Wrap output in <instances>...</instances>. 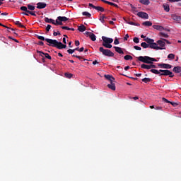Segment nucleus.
Instances as JSON below:
<instances>
[{
	"label": "nucleus",
	"mask_w": 181,
	"mask_h": 181,
	"mask_svg": "<svg viewBox=\"0 0 181 181\" xmlns=\"http://www.w3.org/2000/svg\"><path fill=\"white\" fill-rule=\"evenodd\" d=\"M139 62H141L142 63H145L146 64H150L151 69H156V66L153 65V62H158L156 59L152 58L148 56H140L137 57Z\"/></svg>",
	"instance_id": "1"
},
{
	"label": "nucleus",
	"mask_w": 181,
	"mask_h": 181,
	"mask_svg": "<svg viewBox=\"0 0 181 181\" xmlns=\"http://www.w3.org/2000/svg\"><path fill=\"white\" fill-rule=\"evenodd\" d=\"M45 41H47V42L48 43V46L56 47L59 50H62V49H66V47H67V45L63 44L62 42H58L57 40L45 38Z\"/></svg>",
	"instance_id": "2"
},
{
	"label": "nucleus",
	"mask_w": 181,
	"mask_h": 181,
	"mask_svg": "<svg viewBox=\"0 0 181 181\" xmlns=\"http://www.w3.org/2000/svg\"><path fill=\"white\" fill-rule=\"evenodd\" d=\"M150 71L151 73H153V74H159V76H169L171 78L175 77V74H173V72L165 69H160L159 71L157 69H151Z\"/></svg>",
	"instance_id": "3"
},
{
	"label": "nucleus",
	"mask_w": 181,
	"mask_h": 181,
	"mask_svg": "<svg viewBox=\"0 0 181 181\" xmlns=\"http://www.w3.org/2000/svg\"><path fill=\"white\" fill-rule=\"evenodd\" d=\"M102 40H103L102 46H103L106 49H111L112 47V45H111V43L114 42V39L110 38L105 36H103Z\"/></svg>",
	"instance_id": "4"
},
{
	"label": "nucleus",
	"mask_w": 181,
	"mask_h": 181,
	"mask_svg": "<svg viewBox=\"0 0 181 181\" xmlns=\"http://www.w3.org/2000/svg\"><path fill=\"white\" fill-rule=\"evenodd\" d=\"M99 52L103 54V56H107V57H114V52L108 49H104V47H100L99 48Z\"/></svg>",
	"instance_id": "5"
},
{
	"label": "nucleus",
	"mask_w": 181,
	"mask_h": 181,
	"mask_svg": "<svg viewBox=\"0 0 181 181\" xmlns=\"http://www.w3.org/2000/svg\"><path fill=\"white\" fill-rule=\"evenodd\" d=\"M150 49H154V50H165L166 48H161L158 46V43L153 42L151 45H149Z\"/></svg>",
	"instance_id": "6"
},
{
	"label": "nucleus",
	"mask_w": 181,
	"mask_h": 181,
	"mask_svg": "<svg viewBox=\"0 0 181 181\" xmlns=\"http://www.w3.org/2000/svg\"><path fill=\"white\" fill-rule=\"evenodd\" d=\"M137 16H139V18H142V19H148L149 18V16L148 15V13H146L144 11H140V12L137 13Z\"/></svg>",
	"instance_id": "7"
},
{
	"label": "nucleus",
	"mask_w": 181,
	"mask_h": 181,
	"mask_svg": "<svg viewBox=\"0 0 181 181\" xmlns=\"http://www.w3.org/2000/svg\"><path fill=\"white\" fill-rule=\"evenodd\" d=\"M46 6H47V4H46V3H44V2H38L37 4V9H45Z\"/></svg>",
	"instance_id": "8"
},
{
	"label": "nucleus",
	"mask_w": 181,
	"mask_h": 181,
	"mask_svg": "<svg viewBox=\"0 0 181 181\" xmlns=\"http://www.w3.org/2000/svg\"><path fill=\"white\" fill-rule=\"evenodd\" d=\"M157 45H158L161 49H165V47L166 46V42H165L163 40H158Z\"/></svg>",
	"instance_id": "9"
},
{
	"label": "nucleus",
	"mask_w": 181,
	"mask_h": 181,
	"mask_svg": "<svg viewBox=\"0 0 181 181\" xmlns=\"http://www.w3.org/2000/svg\"><path fill=\"white\" fill-rule=\"evenodd\" d=\"M37 53H39V54L40 56H42V54H43L44 56H45L46 59H48V60H52V57L50 55H49L48 53H45L42 51H39V50H37Z\"/></svg>",
	"instance_id": "10"
},
{
	"label": "nucleus",
	"mask_w": 181,
	"mask_h": 181,
	"mask_svg": "<svg viewBox=\"0 0 181 181\" xmlns=\"http://www.w3.org/2000/svg\"><path fill=\"white\" fill-rule=\"evenodd\" d=\"M158 67H160V69H172V65L169 64H158Z\"/></svg>",
	"instance_id": "11"
},
{
	"label": "nucleus",
	"mask_w": 181,
	"mask_h": 181,
	"mask_svg": "<svg viewBox=\"0 0 181 181\" xmlns=\"http://www.w3.org/2000/svg\"><path fill=\"white\" fill-rule=\"evenodd\" d=\"M172 19L173 21H175V22H177V23H180V21H181L180 16L173 15L172 16Z\"/></svg>",
	"instance_id": "12"
},
{
	"label": "nucleus",
	"mask_w": 181,
	"mask_h": 181,
	"mask_svg": "<svg viewBox=\"0 0 181 181\" xmlns=\"http://www.w3.org/2000/svg\"><path fill=\"white\" fill-rule=\"evenodd\" d=\"M45 22H46V23H52V25H54V23H56V21H54V19L49 18L47 17L45 18Z\"/></svg>",
	"instance_id": "13"
},
{
	"label": "nucleus",
	"mask_w": 181,
	"mask_h": 181,
	"mask_svg": "<svg viewBox=\"0 0 181 181\" xmlns=\"http://www.w3.org/2000/svg\"><path fill=\"white\" fill-rule=\"evenodd\" d=\"M153 29H156V30H160L162 32V30H165V28L162 25H153Z\"/></svg>",
	"instance_id": "14"
},
{
	"label": "nucleus",
	"mask_w": 181,
	"mask_h": 181,
	"mask_svg": "<svg viewBox=\"0 0 181 181\" xmlns=\"http://www.w3.org/2000/svg\"><path fill=\"white\" fill-rule=\"evenodd\" d=\"M104 77L105 78H106V80H108L109 81H110V83L112 81H115V78L112 77V76L111 75H105Z\"/></svg>",
	"instance_id": "15"
},
{
	"label": "nucleus",
	"mask_w": 181,
	"mask_h": 181,
	"mask_svg": "<svg viewBox=\"0 0 181 181\" xmlns=\"http://www.w3.org/2000/svg\"><path fill=\"white\" fill-rule=\"evenodd\" d=\"M115 52H117V53H119V54H124V51H122V48L119 47H113Z\"/></svg>",
	"instance_id": "16"
},
{
	"label": "nucleus",
	"mask_w": 181,
	"mask_h": 181,
	"mask_svg": "<svg viewBox=\"0 0 181 181\" xmlns=\"http://www.w3.org/2000/svg\"><path fill=\"white\" fill-rule=\"evenodd\" d=\"M108 88L110 90H112L113 91H115V83H114V81L110 82V84L107 85Z\"/></svg>",
	"instance_id": "17"
},
{
	"label": "nucleus",
	"mask_w": 181,
	"mask_h": 181,
	"mask_svg": "<svg viewBox=\"0 0 181 181\" xmlns=\"http://www.w3.org/2000/svg\"><path fill=\"white\" fill-rule=\"evenodd\" d=\"M69 18H67V17L66 16H58L57 17V21H59L61 22H66V21H68Z\"/></svg>",
	"instance_id": "18"
},
{
	"label": "nucleus",
	"mask_w": 181,
	"mask_h": 181,
	"mask_svg": "<svg viewBox=\"0 0 181 181\" xmlns=\"http://www.w3.org/2000/svg\"><path fill=\"white\" fill-rule=\"evenodd\" d=\"M89 37H90V40H92V42H95V40H97L95 35L93 33H90Z\"/></svg>",
	"instance_id": "19"
},
{
	"label": "nucleus",
	"mask_w": 181,
	"mask_h": 181,
	"mask_svg": "<svg viewBox=\"0 0 181 181\" xmlns=\"http://www.w3.org/2000/svg\"><path fill=\"white\" fill-rule=\"evenodd\" d=\"M145 42L148 43V45H151L155 40L153 39H151L149 37H146L144 39Z\"/></svg>",
	"instance_id": "20"
},
{
	"label": "nucleus",
	"mask_w": 181,
	"mask_h": 181,
	"mask_svg": "<svg viewBox=\"0 0 181 181\" xmlns=\"http://www.w3.org/2000/svg\"><path fill=\"white\" fill-rule=\"evenodd\" d=\"M141 69H145L146 70H151V64L149 65L148 64H142L141 65Z\"/></svg>",
	"instance_id": "21"
},
{
	"label": "nucleus",
	"mask_w": 181,
	"mask_h": 181,
	"mask_svg": "<svg viewBox=\"0 0 181 181\" xmlns=\"http://www.w3.org/2000/svg\"><path fill=\"white\" fill-rule=\"evenodd\" d=\"M124 21H125V22H126L127 23H128L129 25H132L133 26H140V24H139V23H134V22H132V21H129L125 20V19H124Z\"/></svg>",
	"instance_id": "22"
},
{
	"label": "nucleus",
	"mask_w": 181,
	"mask_h": 181,
	"mask_svg": "<svg viewBox=\"0 0 181 181\" xmlns=\"http://www.w3.org/2000/svg\"><path fill=\"white\" fill-rule=\"evenodd\" d=\"M173 71H174V73H180L181 72V66H175L173 68Z\"/></svg>",
	"instance_id": "23"
},
{
	"label": "nucleus",
	"mask_w": 181,
	"mask_h": 181,
	"mask_svg": "<svg viewBox=\"0 0 181 181\" xmlns=\"http://www.w3.org/2000/svg\"><path fill=\"white\" fill-rule=\"evenodd\" d=\"M140 4H142L143 5H149L151 4V1L149 0H139Z\"/></svg>",
	"instance_id": "24"
},
{
	"label": "nucleus",
	"mask_w": 181,
	"mask_h": 181,
	"mask_svg": "<svg viewBox=\"0 0 181 181\" xmlns=\"http://www.w3.org/2000/svg\"><path fill=\"white\" fill-rule=\"evenodd\" d=\"M15 25H16L17 26H19V28H22L23 29H26V27H25V25H23V24H21V22L19 21H14Z\"/></svg>",
	"instance_id": "25"
},
{
	"label": "nucleus",
	"mask_w": 181,
	"mask_h": 181,
	"mask_svg": "<svg viewBox=\"0 0 181 181\" xmlns=\"http://www.w3.org/2000/svg\"><path fill=\"white\" fill-rule=\"evenodd\" d=\"M86 27L84 26V25H81L80 26L78 27V30L79 32H86Z\"/></svg>",
	"instance_id": "26"
},
{
	"label": "nucleus",
	"mask_w": 181,
	"mask_h": 181,
	"mask_svg": "<svg viewBox=\"0 0 181 181\" xmlns=\"http://www.w3.org/2000/svg\"><path fill=\"white\" fill-rule=\"evenodd\" d=\"M163 7L164 8V11L165 12H169L170 11V8L169 7V5H168V4H163Z\"/></svg>",
	"instance_id": "27"
},
{
	"label": "nucleus",
	"mask_w": 181,
	"mask_h": 181,
	"mask_svg": "<svg viewBox=\"0 0 181 181\" xmlns=\"http://www.w3.org/2000/svg\"><path fill=\"white\" fill-rule=\"evenodd\" d=\"M143 26H152V22L145 21L142 23Z\"/></svg>",
	"instance_id": "28"
},
{
	"label": "nucleus",
	"mask_w": 181,
	"mask_h": 181,
	"mask_svg": "<svg viewBox=\"0 0 181 181\" xmlns=\"http://www.w3.org/2000/svg\"><path fill=\"white\" fill-rule=\"evenodd\" d=\"M159 36H160L161 37H165V39H168V37H169V35L168 34L162 32L159 33Z\"/></svg>",
	"instance_id": "29"
},
{
	"label": "nucleus",
	"mask_w": 181,
	"mask_h": 181,
	"mask_svg": "<svg viewBox=\"0 0 181 181\" xmlns=\"http://www.w3.org/2000/svg\"><path fill=\"white\" fill-rule=\"evenodd\" d=\"M95 9L96 11H98L99 12H104V11H105L104 8H103L101 6H96V7H95Z\"/></svg>",
	"instance_id": "30"
},
{
	"label": "nucleus",
	"mask_w": 181,
	"mask_h": 181,
	"mask_svg": "<svg viewBox=\"0 0 181 181\" xmlns=\"http://www.w3.org/2000/svg\"><path fill=\"white\" fill-rule=\"evenodd\" d=\"M27 8H28V9H29V11H35V6H32L30 4H28Z\"/></svg>",
	"instance_id": "31"
},
{
	"label": "nucleus",
	"mask_w": 181,
	"mask_h": 181,
	"mask_svg": "<svg viewBox=\"0 0 181 181\" xmlns=\"http://www.w3.org/2000/svg\"><path fill=\"white\" fill-rule=\"evenodd\" d=\"M83 16H88V18H91V13L87 12V11H83L82 13Z\"/></svg>",
	"instance_id": "32"
},
{
	"label": "nucleus",
	"mask_w": 181,
	"mask_h": 181,
	"mask_svg": "<svg viewBox=\"0 0 181 181\" xmlns=\"http://www.w3.org/2000/svg\"><path fill=\"white\" fill-rule=\"evenodd\" d=\"M141 47H144V49H148V47H149L148 44H147L146 42H142L141 44Z\"/></svg>",
	"instance_id": "33"
},
{
	"label": "nucleus",
	"mask_w": 181,
	"mask_h": 181,
	"mask_svg": "<svg viewBox=\"0 0 181 181\" xmlns=\"http://www.w3.org/2000/svg\"><path fill=\"white\" fill-rule=\"evenodd\" d=\"M144 83H151V78H144L141 79Z\"/></svg>",
	"instance_id": "34"
},
{
	"label": "nucleus",
	"mask_w": 181,
	"mask_h": 181,
	"mask_svg": "<svg viewBox=\"0 0 181 181\" xmlns=\"http://www.w3.org/2000/svg\"><path fill=\"white\" fill-rule=\"evenodd\" d=\"M124 59V60H132L133 57L131 55H125Z\"/></svg>",
	"instance_id": "35"
},
{
	"label": "nucleus",
	"mask_w": 181,
	"mask_h": 181,
	"mask_svg": "<svg viewBox=\"0 0 181 181\" xmlns=\"http://www.w3.org/2000/svg\"><path fill=\"white\" fill-rule=\"evenodd\" d=\"M168 59H170V60L175 59V54H169L168 55Z\"/></svg>",
	"instance_id": "36"
},
{
	"label": "nucleus",
	"mask_w": 181,
	"mask_h": 181,
	"mask_svg": "<svg viewBox=\"0 0 181 181\" xmlns=\"http://www.w3.org/2000/svg\"><path fill=\"white\" fill-rule=\"evenodd\" d=\"M21 11H23V12H29V10H28V7L26 6H21L20 8Z\"/></svg>",
	"instance_id": "37"
},
{
	"label": "nucleus",
	"mask_w": 181,
	"mask_h": 181,
	"mask_svg": "<svg viewBox=\"0 0 181 181\" xmlns=\"http://www.w3.org/2000/svg\"><path fill=\"white\" fill-rule=\"evenodd\" d=\"M54 25L56 26H57V25H63V21H60L57 20V18L56 21H55Z\"/></svg>",
	"instance_id": "38"
},
{
	"label": "nucleus",
	"mask_w": 181,
	"mask_h": 181,
	"mask_svg": "<svg viewBox=\"0 0 181 181\" xmlns=\"http://www.w3.org/2000/svg\"><path fill=\"white\" fill-rule=\"evenodd\" d=\"M35 36H36L37 38L39 39V40H46V39L43 36H40L39 35H36Z\"/></svg>",
	"instance_id": "39"
},
{
	"label": "nucleus",
	"mask_w": 181,
	"mask_h": 181,
	"mask_svg": "<svg viewBox=\"0 0 181 181\" xmlns=\"http://www.w3.org/2000/svg\"><path fill=\"white\" fill-rule=\"evenodd\" d=\"M65 77H66V78H71V77H73V74L65 73Z\"/></svg>",
	"instance_id": "40"
},
{
	"label": "nucleus",
	"mask_w": 181,
	"mask_h": 181,
	"mask_svg": "<svg viewBox=\"0 0 181 181\" xmlns=\"http://www.w3.org/2000/svg\"><path fill=\"white\" fill-rule=\"evenodd\" d=\"M104 19H105V16H101L100 18V22H102L103 23H105V20Z\"/></svg>",
	"instance_id": "41"
},
{
	"label": "nucleus",
	"mask_w": 181,
	"mask_h": 181,
	"mask_svg": "<svg viewBox=\"0 0 181 181\" xmlns=\"http://www.w3.org/2000/svg\"><path fill=\"white\" fill-rule=\"evenodd\" d=\"M0 26H2L3 28H6V29H10L11 30H15V29L11 28H8V26L1 23Z\"/></svg>",
	"instance_id": "42"
},
{
	"label": "nucleus",
	"mask_w": 181,
	"mask_h": 181,
	"mask_svg": "<svg viewBox=\"0 0 181 181\" xmlns=\"http://www.w3.org/2000/svg\"><path fill=\"white\" fill-rule=\"evenodd\" d=\"M133 42H134V43H139V38L137 37H135L133 39Z\"/></svg>",
	"instance_id": "43"
},
{
	"label": "nucleus",
	"mask_w": 181,
	"mask_h": 181,
	"mask_svg": "<svg viewBox=\"0 0 181 181\" xmlns=\"http://www.w3.org/2000/svg\"><path fill=\"white\" fill-rule=\"evenodd\" d=\"M29 13V15H32L33 16H36V11H28Z\"/></svg>",
	"instance_id": "44"
},
{
	"label": "nucleus",
	"mask_w": 181,
	"mask_h": 181,
	"mask_svg": "<svg viewBox=\"0 0 181 181\" xmlns=\"http://www.w3.org/2000/svg\"><path fill=\"white\" fill-rule=\"evenodd\" d=\"M74 49H69L67 50V53H69V54H73V53H74Z\"/></svg>",
	"instance_id": "45"
},
{
	"label": "nucleus",
	"mask_w": 181,
	"mask_h": 181,
	"mask_svg": "<svg viewBox=\"0 0 181 181\" xmlns=\"http://www.w3.org/2000/svg\"><path fill=\"white\" fill-rule=\"evenodd\" d=\"M161 40H163L165 42V43H167V45H170L171 42H169V40L165 39V38H161Z\"/></svg>",
	"instance_id": "46"
},
{
	"label": "nucleus",
	"mask_w": 181,
	"mask_h": 181,
	"mask_svg": "<svg viewBox=\"0 0 181 181\" xmlns=\"http://www.w3.org/2000/svg\"><path fill=\"white\" fill-rule=\"evenodd\" d=\"M162 100L163 101V103H166L167 104H170V101L168 100V99L163 98Z\"/></svg>",
	"instance_id": "47"
},
{
	"label": "nucleus",
	"mask_w": 181,
	"mask_h": 181,
	"mask_svg": "<svg viewBox=\"0 0 181 181\" xmlns=\"http://www.w3.org/2000/svg\"><path fill=\"white\" fill-rule=\"evenodd\" d=\"M72 57H76V59H78L79 60H81L83 59V57L78 56V55H72Z\"/></svg>",
	"instance_id": "48"
},
{
	"label": "nucleus",
	"mask_w": 181,
	"mask_h": 181,
	"mask_svg": "<svg viewBox=\"0 0 181 181\" xmlns=\"http://www.w3.org/2000/svg\"><path fill=\"white\" fill-rule=\"evenodd\" d=\"M170 104H171L173 107H177L178 105V104L175 102H170Z\"/></svg>",
	"instance_id": "49"
},
{
	"label": "nucleus",
	"mask_w": 181,
	"mask_h": 181,
	"mask_svg": "<svg viewBox=\"0 0 181 181\" xmlns=\"http://www.w3.org/2000/svg\"><path fill=\"white\" fill-rule=\"evenodd\" d=\"M51 28H52V25L48 24L47 26L46 27V31L49 32Z\"/></svg>",
	"instance_id": "50"
},
{
	"label": "nucleus",
	"mask_w": 181,
	"mask_h": 181,
	"mask_svg": "<svg viewBox=\"0 0 181 181\" xmlns=\"http://www.w3.org/2000/svg\"><path fill=\"white\" fill-rule=\"evenodd\" d=\"M134 49H135V50H142V48H141V47H138L136 45L134 46Z\"/></svg>",
	"instance_id": "51"
},
{
	"label": "nucleus",
	"mask_w": 181,
	"mask_h": 181,
	"mask_svg": "<svg viewBox=\"0 0 181 181\" xmlns=\"http://www.w3.org/2000/svg\"><path fill=\"white\" fill-rule=\"evenodd\" d=\"M53 35H54V36H57V35H62V34H61L60 32H59V31H57V32L54 31Z\"/></svg>",
	"instance_id": "52"
},
{
	"label": "nucleus",
	"mask_w": 181,
	"mask_h": 181,
	"mask_svg": "<svg viewBox=\"0 0 181 181\" xmlns=\"http://www.w3.org/2000/svg\"><path fill=\"white\" fill-rule=\"evenodd\" d=\"M61 28L62 29H64V30H70V28H69L67 26H62Z\"/></svg>",
	"instance_id": "53"
},
{
	"label": "nucleus",
	"mask_w": 181,
	"mask_h": 181,
	"mask_svg": "<svg viewBox=\"0 0 181 181\" xmlns=\"http://www.w3.org/2000/svg\"><path fill=\"white\" fill-rule=\"evenodd\" d=\"M114 44L115 45H119V41L118 40V38H115V41H114Z\"/></svg>",
	"instance_id": "54"
},
{
	"label": "nucleus",
	"mask_w": 181,
	"mask_h": 181,
	"mask_svg": "<svg viewBox=\"0 0 181 181\" xmlns=\"http://www.w3.org/2000/svg\"><path fill=\"white\" fill-rule=\"evenodd\" d=\"M37 45L38 46H45V42L43 41H39Z\"/></svg>",
	"instance_id": "55"
},
{
	"label": "nucleus",
	"mask_w": 181,
	"mask_h": 181,
	"mask_svg": "<svg viewBox=\"0 0 181 181\" xmlns=\"http://www.w3.org/2000/svg\"><path fill=\"white\" fill-rule=\"evenodd\" d=\"M88 6H90V8H93V9H95L97 6H94V4L89 3Z\"/></svg>",
	"instance_id": "56"
},
{
	"label": "nucleus",
	"mask_w": 181,
	"mask_h": 181,
	"mask_svg": "<svg viewBox=\"0 0 181 181\" xmlns=\"http://www.w3.org/2000/svg\"><path fill=\"white\" fill-rule=\"evenodd\" d=\"M129 38V35L126 34L125 37H124V40H128Z\"/></svg>",
	"instance_id": "57"
},
{
	"label": "nucleus",
	"mask_w": 181,
	"mask_h": 181,
	"mask_svg": "<svg viewBox=\"0 0 181 181\" xmlns=\"http://www.w3.org/2000/svg\"><path fill=\"white\" fill-rule=\"evenodd\" d=\"M75 46H80V41L76 40L75 41Z\"/></svg>",
	"instance_id": "58"
},
{
	"label": "nucleus",
	"mask_w": 181,
	"mask_h": 181,
	"mask_svg": "<svg viewBox=\"0 0 181 181\" xmlns=\"http://www.w3.org/2000/svg\"><path fill=\"white\" fill-rule=\"evenodd\" d=\"M101 1L103 2L104 4H107V5L110 4V1L106 0H101Z\"/></svg>",
	"instance_id": "59"
},
{
	"label": "nucleus",
	"mask_w": 181,
	"mask_h": 181,
	"mask_svg": "<svg viewBox=\"0 0 181 181\" xmlns=\"http://www.w3.org/2000/svg\"><path fill=\"white\" fill-rule=\"evenodd\" d=\"M101 1L103 2L104 4H107V5L110 4V1L106 0H101Z\"/></svg>",
	"instance_id": "60"
},
{
	"label": "nucleus",
	"mask_w": 181,
	"mask_h": 181,
	"mask_svg": "<svg viewBox=\"0 0 181 181\" xmlns=\"http://www.w3.org/2000/svg\"><path fill=\"white\" fill-rule=\"evenodd\" d=\"M169 2H180L181 0H168Z\"/></svg>",
	"instance_id": "61"
},
{
	"label": "nucleus",
	"mask_w": 181,
	"mask_h": 181,
	"mask_svg": "<svg viewBox=\"0 0 181 181\" xmlns=\"http://www.w3.org/2000/svg\"><path fill=\"white\" fill-rule=\"evenodd\" d=\"M23 15H26V16H29V12H23Z\"/></svg>",
	"instance_id": "62"
},
{
	"label": "nucleus",
	"mask_w": 181,
	"mask_h": 181,
	"mask_svg": "<svg viewBox=\"0 0 181 181\" xmlns=\"http://www.w3.org/2000/svg\"><path fill=\"white\" fill-rule=\"evenodd\" d=\"M124 70L127 71L128 70H129V66H127L124 67Z\"/></svg>",
	"instance_id": "63"
},
{
	"label": "nucleus",
	"mask_w": 181,
	"mask_h": 181,
	"mask_svg": "<svg viewBox=\"0 0 181 181\" xmlns=\"http://www.w3.org/2000/svg\"><path fill=\"white\" fill-rule=\"evenodd\" d=\"M93 64H94V65L98 64V62H97V60H95L93 62Z\"/></svg>",
	"instance_id": "64"
}]
</instances>
